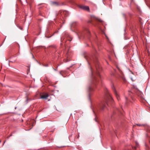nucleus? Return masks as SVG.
<instances>
[{
	"label": "nucleus",
	"mask_w": 150,
	"mask_h": 150,
	"mask_svg": "<svg viewBox=\"0 0 150 150\" xmlns=\"http://www.w3.org/2000/svg\"><path fill=\"white\" fill-rule=\"evenodd\" d=\"M79 7L80 8L84 10V6H82V5H79Z\"/></svg>",
	"instance_id": "nucleus-9"
},
{
	"label": "nucleus",
	"mask_w": 150,
	"mask_h": 150,
	"mask_svg": "<svg viewBox=\"0 0 150 150\" xmlns=\"http://www.w3.org/2000/svg\"><path fill=\"white\" fill-rule=\"evenodd\" d=\"M98 20L99 21V22H101L102 21H101V20H100V19H98Z\"/></svg>",
	"instance_id": "nucleus-15"
},
{
	"label": "nucleus",
	"mask_w": 150,
	"mask_h": 150,
	"mask_svg": "<svg viewBox=\"0 0 150 150\" xmlns=\"http://www.w3.org/2000/svg\"><path fill=\"white\" fill-rule=\"evenodd\" d=\"M16 59L15 58V57L11 58L10 59L9 62H14L16 61Z\"/></svg>",
	"instance_id": "nucleus-6"
},
{
	"label": "nucleus",
	"mask_w": 150,
	"mask_h": 150,
	"mask_svg": "<svg viewBox=\"0 0 150 150\" xmlns=\"http://www.w3.org/2000/svg\"><path fill=\"white\" fill-rule=\"evenodd\" d=\"M61 15H62V17H63V16L67 17L69 15V13L67 11H62L61 12Z\"/></svg>",
	"instance_id": "nucleus-3"
},
{
	"label": "nucleus",
	"mask_w": 150,
	"mask_h": 150,
	"mask_svg": "<svg viewBox=\"0 0 150 150\" xmlns=\"http://www.w3.org/2000/svg\"><path fill=\"white\" fill-rule=\"evenodd\" d=\"M48 96V94L47 93H45L44 94L41 95L40 98L42 99H47Z\"/></svg>",
	"instance_id": "nucleus-4"
},
{
	"label": "nucleus",
	"mask_w": 150,
	"mask_h": 150,
	"mask_svg": "<svg viewBox=\"0 0 150 150\" xmlns=\"http://www.w3.org/2000/svg\"><path fill=\"white\" fill-rule=\"evenodd\" d=\"M112 88H113V90L114 93L115 94V96H116V97L117 98V100H119L120 99L119 98V95L117 93V92L115 91V88H114V87H112Z\"/></svg>",
	"instance_id": "nucleus-5"
},
{
	"label": "nucleus",
	"mask_w": 150,
	"mask_h": 150,
	"mask_svg": "<svg viewBox=\"0 0 150 150\" xmlns=\"http://www.w3.org/2000/svg\"><path fill=\"white\" fill-rule=\"evenodd\" d=\"M58 31H55V32L54 33V34H53L52 35H51V36H50V37H51L53 35H54V33H58Z\"/></svg>",
	"instance_id": "nucleus-13"
},
{
	"label": "nucleus",
	"mask_w": 150,
	"mask_h": 150,
	"mask_svg": "<svg viewBox=\"0 0 150 150\" xmlns=\"http://www.w3.org/2000/svg\"><path fill=\"white\" fill-rule=\"evenodd\" d=\"M73 65V64L71 66H70V67H72Z\"/></svg>",
	"instance_id": "nucleus-18"
},
{
	"label": "nucleus",
	"mask_w": 150,
	"mask_h": 150,
	"mask_svg": "<svg viewBox=\"0 0 150 150\" xmlns=\"http://www.w3.org/2000/svg\"><path fill=\"white\" fill-rule=\"evenodd\" d=\"M1 141H0V143H1Z\"/></svg>",
	"instance_id": "nucleus-19"
},
{
	"label": "nucleus",
	"mask_w": 150,
	"mask_h": 150,
	"mask_svg": "<svg viewBox=\"0 0 150 150\" xmlns=\"http://www.w3.org/2000/svg\"><path fill=\"white\" fill-rule=\"evenodd\" d=\"M146 4L147 5V6H149V3H148V2H146Z\"/></svg>",
	"instance_id": "nucleus-14"
},
{
	"label": "nucleus",
	"mask_w": 150,
	"mask_h": 150,
	"mask_svg": "<svg viewBox=\"0 0 150 150\" xmlns=\"http://www.w3.org/2000/svg\"><path fill=\"white\" fill-rule=\"evenodd\" d=\"M64 33V35L62 36L61 38V42L63 41V40L65 38H67V40L70 41H71L72 40V38L70 35L67 32H65Z\"/></svg>",
	"instance_id": "nucleus-1"
},
{
	"label": "nucleus",
	"mask_w": 150,
	"mask_h": 150,
	"mask_svg": "<svg viewBox=\"0 0 150 150\" xmlns=\"http://www.w3.org/2000/svg\"><path fill=\"white\" fill-rule=\"evenodd\" d=\"M82 35L81 32L80 31H79L78 32V36H79V35Z\"/></svg>",
	"instance_id": "nucleus-10"
},
{
	"label": "nucleus",
	"mask_w": 150,
	"mask_h": 150,
	"mask_svg": "<svg viewBox=\"0 0 150 150\" xmlns=\"http://www.w3.org/2000/svg\"><path fill=\"white\" fill-rule=\"evenodd\" d=\"M85 10L89 12H90L89 8L88 6H85Z\"/></svg>",
	"instance_id": "nucleus-8"
},
{
	"label": "nucleus",
	"mask_w": 150,
	"mask_h": 150,
	"mask_svg": "<svg viewBox=\"0 0 150 150\" xmlns=\"http://www.w3.org/2000/svg\"><path fill=\"white\" fill-rule=\"evenodd\" d=\"M20 1V0H19Z\"/></svg>",
	"instance_id": "nucleus-20"
},
{
	"label": "nucleus",
	"mask_w": 150,
	"mask_h": 150,
	"mask_svg": "<svg viewBox=\"0 0 150 150\" xmlns=\"http://www.w3.org/2000/svg\"><path fill=\"white\" fill-rule=\"evenodd\" d=\"M6 141H4V143L3 144H4L6 142Z\"/></svg>",
	"instance_id": "nucleus-17"
},
{
	"label": "nucleus",
	"mask_w": 150,
	"mask_h": 150,
	"mask_svg": "<svg viewBox=\"0 0 150 150\" xmlns=\"http://www.w3.org/2000/svg\"><path fill=\"white\" fill-rule=\"evenodd\" d=\"M88 94L87 96V98L88 100L90 101L91 100L90 97L91 95V92L93 91H94V89L93 88L92 86H89L88 88Z\"/></svg>",
	"instance_id": "nucleus-2"
},
{
	"label": "nucleus",
	"mask_w": 150,
	"mask_h": 150,
	"mask_svg": "<svg viewBox=\"0 0 150 150\" xmlns=\"http://www.w3.org/2000/svg\"><path fill=\"white\" fill-rule=\"evenodd\" d=\"M53 3L54 4H55L57 5H58V4L57 3V2H53Z\"/></svg>",
	"instance_id": "nucleus-12"
},
{
	"label": "nucleus",
	"mask_w": 150,
	"mask_h": 150,
	"mask_svg": "<svg viewBox=\"0 0 150 150\" xmlns=\"http://www.w3.org/2000/svg\"><path fill=\"white\" fill-rule=\"evenodd\" d=\"M137 125L138 126H144V125H141V124H137Z\"/></svg>",
	"instance_id": "nucleus-11"
},
{
	"label": "nucleus",
	"mask_w": 150,
	"mask_h": 150,
	"mask_svg": "<svg viewBox=\"0 0 150 150\" xmlns=\"http://www.w3.org/2000/svg\"><path fill=\"white\" fill-rule=\"evenodd\" d=\"M105 105L103 103H102L101 104V105H100V107L101 109L102 110H104L105 109Z\"/></svg>",
	"instance_id": "nucleus-7"
},
{
	"label": "nucleus",
	"mask_w": 150,
	"mask_h": 150,
	"mask_svg": "<svg viewBox=\"0 0 150 150\" xmlns=\"http://www.w3.org/2000/svg\"><path fill=\"white\" fill-rule=\"evenodd\" d=\"M33 55V58H34V56H33V55Z\"/></svg>",
	"instance_id": "nucleus-16"
}]
</instances>
